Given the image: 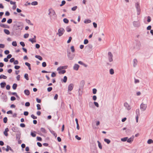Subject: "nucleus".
<instances>
[{
    "instance_id": "412c9836",
    "label": "nucleus",
    "mask_w": 153,
    "mask_h": 153,
    "mask_svg": "<svg viewBox=\"0 0 153 153\" xmlns=\"http://www.w3.org/2000/svg\"><path fill=\"white\" fill-rule=\"evenodd\" d=\"M50 131L51 133L55 137H57V134L55 133L54 131L52 130H50Z\"/></svg>"
},
{
    "instance_id": "f257e3e1",
    "label": "nucleus",
    "mask_w": 153,
    "mask_h": 153,
    "mask_svg": "<svg viewBox=\"0 0 153 153\" xmlns=\"http://www.w3.org/2000/svg\"><path fill=\"white\" fill-rule=\"evenodd\" d=\"M141 47V43L140 41L137 39L134 43L133 48L137 51L140 50Z\"/></svg>"
},
{
    "instance_id": "a211bd4d",
    "label": "nucleus",
    "mask_w": 153,
    "mask_h": 153,
    "mask_svg": "<svg viewBox=\"0 0 153 153\" xmlns=\"http://www.w3.org/2000/svg\"><path fill=\"white\" fill-rule=\"evenodd\" d=\"M137 60L136 59H134L133 60V65L134 67H135L137 65Z\"/></svg>"
},
{
    "instance_id": "9b49d317",
    "label": "nucleus",
    "mask_w": 153,
    "mask_h": 153,
    "mask_svg": "<svg viewBox=\"0 0 153 153\" xmlns=\"http://www.w3.org/2000/svg\"><path fill=\"white\" fill-rule=\"evenodd\" d=\"M124 106L126 107V108L128 110H129L131 109V108L129 105L126 102H125L124 103Z\"/></svg>"
},
{
    "instance_id": "6ab92c4d",
    "label": "nucleus",
    "mask_w": 153,
    "mask_h": 153,
    "mask_svg": "<svg viewBox=\"0 0 153 153\" xmlns=\"http://www.w3.org/2000/svg\"><path fill=\"white\" fill-rule=\"evenodd\" d=\"M1 98L3 101L4 102H6L7 101V96L6 95L3 96Z\"/></svg>"
},
{
    "instance_id": "c756f323",
    "label": "nucleus",
    "mask_w": 153,
    "mask_h": 153,
    "mask_svg": "<svg viewBox=\"0 0 153 153\" xmlns=\"http://www.w3.org/2000/svg\"><path fill=\"white\" fill-rule=\"evenodd\" d=\"M4 33L7 35H9L10 33L9 31L7 29H4Z\"/></svg>"
},
{
    "instance_id": "338daca9",
    "label": "nucleus",
    "mask_w": 153,
    "mask_h": 153,
    "mask_svg": "<svg viewBox=\"0 0 153 153\" xmlns=\"http://www.w3.org/2000/svg\"><path fill=\"white\" fill-rule=\"evenodd\" d=\"M16 98L14 96H12L10 98V100L12 101H14L16 100Z\"/></svg>"
},
{
    "instance_id": "e433bc0d",
    "label": "nucleus",
    "mask_w": 153,
    "mask_h": 153,
    "mask_svg": "<svg viewBox=\"0 0 153 153\" xmlns=\"http://www.w3.org/2000/svg\"><path fill=\"white\" fill-rule=\"evenodd\" d=\"M31 4L33 5H36L38 4V2L36 1H33L32 2Z\"/></svg>"
},
{
    "instance_id": "ddd939ff",
    "label": "nucleus",
    "mask_w": 153,
    "mask_h": 153,
    "mask_svg": "<svg viewBox=\"0 0 153 153\" xmlns=\"http://www.w3.org/2000/svg\"><path fill=\"white\" fill-rule=\"evenodd\" d=\"M134 138V137L133 136L132 137H131L128 139V138L127 140V142L130 143H131L133 140Z\"/></svg>"
},
{
    "instance_id": "774afa93",
    "label": "nucleus",
    "mask_w": 153,
    "mask_h": 153,
    "mask_svg": "<svg viewBox=\"0 0 153 153\" xmlns=\"http://www.w3.org/2000/svg\"><path fill=\"white\" fill-rule=\"evenodd\" d=\"M10 15V13L8 11H7L5 13V16H8Z\"/></svg>"
},
{
    "instance_id": "a878e982",
    "label": "nucleus",
    "mask_w": 153,
    "mask_h": 153,
    "mask_svg": "<svg viewBox=\"0 0 153 153\" xmlns=\"http://www.w3.org/2000/svg\"><path fill=\"white\" fill-rule=\"evenodd\" d=\"M91 22V20L89 19H85L84 21V23L85 24H88Z\"/></svg>"
},
{
    "instance_id": "a19ab883",
    "label": "nucleus",
    "mask_w": 153,
    "mask_h": 153,
    "mask_svg": "<svg viewBox=\"0 0 153 153\" xmlns=\"http://www.w3.org/2000/svg\"><path fill=\"white\" fill-rule=\"evenodd\" d=\"M67 80V77L66 76H65L63 78V82L65 83L66 82Z\"/></svg>"
},
{
    "instance_id": "8fccbe9b",
    "label": "nucleus",
    "mask_w": 153,
    "mask_h": 153,
    "mask_svg": "<svg viewBox=\"0 0 153 153\" xmlns=\"http://www.w3.org/2000/svg\"><path fill=\"white\" fill-rule=\"evenodd\" d=\"M97 90L96 88H93L92 90V92L94 94H95L96 93Z\"/></svg>"
},
{
    "instance_id": "69168bd1",
    "label": "nucleus",
    "mask_w": 153,
    "mask_h": 153,
    "mask_svg": "<svg viewBox=\"0 0 153 153\" xmlns=\"http://www.w3.org/2000/svg\"><path fill=\"white\" fill-rule=\"evenodd\" d=\"M75 138L78 140H81V138L79 137L78 135H76L75 136Z\"/></svg>"
},
{
    "instance_id": "5701e85b",
    "label": "nucleus",
    "mask_w": 153,
    "mask_h": 153,
    "mask_svg": "<svg viewBox=\"0 0 153 153\" xmlns=\"http://www.w3.org/2000/svg\"><path fill=\"white\" fill-rule=\"evenodd\" d=\"M135 113L136 114V116H139L140 115V111L139 109H137L136 110Z\"/></svg>"
},
{
    "instance_id": "864d4df0",
    "label": "nucleus",
    "mask_w": 153,
    "mask_h": 153,
    "mask_svg": "<svg viewBox=\"0 0 153 153\" xmlns=\"http://www.w3.org/2000/svg\"><path fill=\"white\" fill-rule=\"evenodd\" d=\"M30 104L29 102H27L25 103V105L26 107H29L30 106Z\"/></svg>"
},
{
    "instance_id": "7c9ffc66",
    "label": "nucleus",
    "mask_w": 153,
    "mask_h": 153,
    "mask_svg": "<svg viewBox=\"0 0 153 153\" xmlns=\"http://www.w3.org/2000/svg\"><path fill=\"white\" fill-rule=\"evenodd\" d=\"M17 85L16 83H14L13 84V86H12V88L13 89L15 90L16 89L17 87Z\"/></svg>"
},
{
    "instance_id": "bb28decb",
    "label": "nucleus",
    "mask_w": 153,
    "mask_h": 153,
    "mask_svg": "<svg viewBox=\"0 0 153 153\" xmlns=\"http://www.w3.org/2000/svg\"><path fill=\"white\" fill-rule=\"evenodd\" d=\"M104 141L106 143L108 144H109L111 142V141L110 140L106 138H105L104 139Z\"/></svg>"
},
{
    "instance_id": "e2e57ef3",
    "label": "nucleus",
    "mask_w": 153,
    "mask_h": 153,
    "mask_svg": "<svg viewBox=\"0 0 153 153\" xmlns=\"http://www.w3.org/2000/svg\"><path fill=\"white\" fill-rule=\"evenodd\" d=\"M71 49L72 52L73 53L74 52L75 49L74 46H71Z\"/></svg>"
},
{
    "instance_id": "f03ea898",
    "label": "nucleus",
    "mask_w": 153,
    "mask_h": 153,
    "mask_svg": "<svg viewBox=\"0 0 153 153\" xmlns=\"http://www.w3.org/2000/svg\"><path fill=\"white\" fill-rule=\"evenodd\" d=\"M85 84V81L84 80H82L80 82V86L78 89L79 95L81 96L82 94V91H81V89H82L83 88Z\"/></svg>"
},
{
    "instance_id": "72a5a7b5",
    "label": "nucleus",
    "mask_w": 153,
    "mask_h": 153,
    "mask_svg": "<svg viewBox=\"0 0 153 153\" xmlns=\"http://www.w3.org/2000/svg\"><path fill=\"white\" fill-rule=\"evenodd\" d=\"M7 78V77L3 74H1L0 75V79H1L2 78H3L4 79H6Z\"/></svg>"
},
{
    "instance_id": "680f3d73",
    "label": "nucleus",
    "mask_w": 153,
    "mask_h": 153,
    "mask_svg": "<svg viewBox=\"0 0 153 153\" xmlns=\"http://www.w3.org/2000/svg\"><path fill=\"white\" fill-rule=\"evenodd\" d=\"M42 66L43 67H45L47 65L46 63V62H43L42 63Z\"/></svg>"
},
{
    "instance_id": "6e6d98bb",
    "label": "nucleus",
    "mask_w": 153,
    "mask_h": 153,
    "mask_svg": "<svg viewBox=\"0 0 153 153\" xmlns=\"http://www.w3.org/2000/svg\"><path fill=\"white\" fill-rule=\"evenodd\" d=\"M72 38L71 37V36L69 37V39L67 42V43H70L72 40Z\"/></svg>"
},
{
    "instance_id": "a18cd8bd",
    "label": "nucleus",
    "mask_w": 153,
    "mask_h": 153,
    "mask_svg": "<svg viewBox=\"0 0 153 153\" xmlns=\"http://www.w3.org/2000/svg\"><path fill=\"white\" fill-rule=\"evenodd\" d=\"M35 131H34V132H31L30 133V135H31V136L32 137H36V134L35 133Z\"/></svg>"
},
{
    "instance_id": "473e14b6",
    "label": "nucleus",
    "mask_w": 153,
    "mask_h": 153,
    "mask_svg": "<svg viewBox=\"0 0 153 153\" xmlns=\"http://www.w3.org/2000/svg\"><path fill=\"white\" fill-rule=\"evenodd\" d=\"M97 142L98 143V147L100 149H102V146L100 142L99 141H97Z\"/></svg>"
},
{
    "instance_id": "de8ad7c7",
    "label": "nucleus",
    "mask_w": 153,
    "mask_h": 153,
    "mask_svg": "<svg viewBox=\"0 0 153 153\" xmlns=\"http://www.w3.org/2000/svg\"><path fill=\"white\" fill-rule=\"evenodd\" d=\"M41 131L43 133H46V130L44 128H41Z\"/></svg>"
},
{
    "instance_id": "bf43d9fd",
    "label": "nucleus",
    "mask_w": 153,
    "mask_h": 153,
    "mask_svg": "<svg viewBox=\"0 0 153 153\" xmlns=\"http://www.w3.org/2000/svg\"><path fill=\"white\" fill-rule=\"evenodd\" d=\"M147 21L148 22H150L151 21V17L150 16H148L147 17Z\"/></svg>"
},
{
    "instance_id": "7ed1b4c3",
    "label": "nucleus",
    "mask_w": 153,
    "mask_h": 153,
    "mask_svg": "<svg viewBox=\"0 0 153 153\" xmlns=\"http://www.w3.org/2000/svg\"><path fill=\"white\" fill-rule=\"evenodd\" d=\"M135 7L137 9V15H139L140 13L141 9L140 4L138 2H137L135 4Z\"/></svg>"
},
{
    "instance_id": "423d86ee",
    "label": "nucleus",
    "mask_w": 153,
    "mask_h": 153,
    "mask_svg": "<svg viewBox=\"0 0 153 153\" xmlns=\"http://www.w3.org/2000/svg\"><path fill=\"white\" fill-rule=\"evenodd\" d=\"M108 59L110 62L113 61V55L111 52H109L108 53Z\"/></svg>"
},
{
    "instance_id": "c03bdc74",
    "label": "nucleus",
    "mask_w": 153,
    "mask_h": 153,
    "mask_svg": "<svg viewBox=\"0 0 153 153\" xmlns=\"http://www.w3.org/2000/svg\"><path fill=\"white\" fill-rule=\"evenodd\" d=\"M12 45L13 46L16 47L17 45V44L16 41H13L12 42Z\"/></svg>"
},
{
    "instance_id": "4be33fe9",
    "label": "nucleus",
    "mask_w": 153,
    "mask_h": 153,
    "mask_svg": "<svg viewBox=\"0 0 153 153\" xmlns=\"http://www.w3.org/2000/svg\"><path fill=\"white\" fill-rule=\"evenodd\" d=\"M87 48L88 50L91 49L93 48V46L91 44H89L86 47Z\"/></svg>"
},
{
    "instance_id": "cd10ccee",
    "label": "nucleus",
    "mask_w": 153,
    "mask_h": 153,
    "mask_svg": "<svg viewBox=\"0 0 153 153\" xmlns=\"http://www.w3.org/2000/svg\"><path fill=\"white\" fill-rule=\"evenodd\" d=\"M35 57L36 58H37L40 60H42V57L39 55H36Z\"/></svg>"
},
{
    "instance_id": "13d9d810",
    "label": "nucleus",
    "mask_w": 153,
    "mask_h": 153,
    "mask_svg": "<svg viewBox=\"0 0 153 153\" xmlns=\"http://www.w3.org/2000/svg\"><path fill=\"white\" fill-rule=\"evenodd\" d=\"M36 139L37 140L39 141H41L42 140V138L39 137H37Z\"/></svg>"
},
{
    "instance_id": "58836bf2",
    "label": "nucleus",
    "mask_w": 153,
    "mask_h": 153,
    "mask_svg": "<svg viewBox=\"0 0 153 153\" xmlns=\"http://www.w3.org/2000/svg\"><path fill=\"white\" fill-rule=\"evenodd\" d=\"M128 137H125L124 138H122L121 139V141L123 142H125L127 140V139H128Z\"/></svg>"
},
{
    "instance_id": "6e6552de",
    "label": "nucleus",
    "mask_w": 153,
    "mask_h": 153,
    "mask_svg": "<svg viewBox=\"0 0 153 153\" xmlns=\"http://www.w3.org/2000/svg\"><path fill=\"white\" fill-rule=\"evenodd\" d=\"M133 24L134 26L135 27H138L140 26V23L138 21H134Z\"/></svg>"
},
{
    "instance_id": "4d7b16f0",
    "label": "nucleus",
    "mask_w": 153,
    "mask_h": 153,
    "mask_svg": "<svg viewBox=\"0 0 153 153\" xmlns=\"http://www.w3.org/2000/svg\"><path fill=\"white\" fill-rule=\"evenodd\" d=\"M77 7L76 6H74L71 8V10L73 11H75L77 9Z\"/></svg>"
},
{
    "instance_id": "39448f33",
    "label": "nucleus",
    "mask_w": 153,
    "mask_h": 153,
    "mask_svg": "<svg viewBox=\"0 0 153 153\" xmlns=\"http://www.w3.org/2000/svg\"><path fill=\"white\" fill-rule=\"evenodd\" d=\"M22 27H21L20 26H17V27L16 29V30L18 31V33H16V32H14L16 35L17 36H19L21 34V31L22 29Z\"/></svg>"
},
{
    "instance_id": "f704fd0d",
    "label": "nucleus",
    "mask_w": 153,
    "mask_h": 153,
    "mask_svg": "<svg viewBox=\"0 0 153 153\" xmlns=\"http://www.w3.org/2000/svg\"><path fill=\"white\" fill-rule=\"evenodd\" d=\"M63 22L66 24H67L69 22L68 20V19H67V18L64 19L63 20Z\"/></svg>"
},
{
    "instance_id": "9d476101",
    "label": "nucleus",
    "mask_w": 153,
    "mask_h": 153,
    "mask_svg": "<svg viewBox=\"0 0 153 153\" xmlns=\"http://www.w3.org/2000/svg\"><path fill=\"white\" fill-rule=\"evenodd\" d=\"M21 133L20 131H18V132L16 134V140L20 139L21 138Z\"/></svg>"
},
{
    "instance_id": "0eeeda50",
    "label": "nucleus",
    "mask_w": 153,
    "mask_h": 153,
    "mask_svg": "<svg viewBox=\"0 0 153 153\" xmlns=\"http://www.w3.org/2000/svg\"><path fill=\"white\" fill-rule=\"evenodd\" d=\"M147 105L144 104L143 103H142L140 105V109L142 111H145L147 108Z\"/></svg>"
},
{
    "instance_id": "b1692460",
    "label": "nucleus",
    "mask_w": 153,
    "mask_h": 153,
    "mask_svg": "<svg viewBox=\"0 0 153 153\" xmlns=\"http://www.w3.org/2000/svg\"><path fill=\"white\" fill-rule=\"evenodd\" d=\"M6 83L5 82H3L0 83L1 87V88H4L5 87Z\"/></svg>"
},
{
    "instance_id": "20e7f679",
    "label": "nucleus",
    "mask_w": 153,
    "mask_h": 153,
    "mask_svg": "<svg viewBox=\"0 0 153 153\" xmlns=\"http://www.w3.org/2000/svg\"><path fill=\"white\" fill-rule=\"evenodd\" d=\"M65 31V30L62 27L60 28L58 30V33L57 34H58L59 36H61L62 35Z\"/></svg>"
},
{
    "instance_id": "dca6fc26",
    "label": "nucleus",
    "mask_w": 153,
    "mask_h": 153,
    "mask_svg": "<svg viewBox=\"0 0 153 153\" xmlns=\"http://www.w3.org/2000/svg\"><path fill=\"white\" fill-rule=\"evenodd\" d=\"M67 56L70 60H72L73 59L74 56V55L71 54L70 55H68Z\"/></svg>"
},
{
    "instance_id": "ea45409f",
    "label": "nucleus",
    "mask_w": 153,
    "mask_h": 153,
    "mask_svg": "<svg viewBox=\"0 0 153 153\" xmlns=\"http://www.w3.org/2000/svg\"><path fill=\"white\" fill-rule=\"evenodd\" d=\"M66 72V71L65 70H63L60 71L59 72V74H64Z\"/></svg>"
},
{
    "instance_id": "2f4dec72",
    "label": "nucleus",
    "mask_w": 153,
    "mask_h": 153,
    "mask_svg": "<svg viewBox=\"0 0 153 153\" xmlns=\"http://www.w3.org/2000/svg\"><path fill=\"white\" fill-rule=\"evenodd\" d=\"M26 21L27 23H28L29 24H30L31 25H33V24L31 22L30 20L26 19Z\"/></svg>"
},
{
    "instance_id": "aec40b11",
    "label": "nucleus",
    "mask_w": 153,
    "mask_h": 153,
    "mask_svg": "<svg viewBox=\"0 0 153 153\" xmlns=\"http://www.w3.org/2000/svg\"><path fill=\"white\" fill-rule=\"evenodd\" d=\"M89 106L90 108H93L94 107V103L92 102H90L89 103Z\"/></svg>"
},
{
    "instance_id": "c85d7f7f",
    "label": "nucleus",
    "mask_w": 153,
    "mask_h": 153,
    "mask_svg": "<svg viewBox=\"0 0 153 153\" xmlns=\"http://www.w3.org/2000/svg\"><path fill=\"white\" fill-rule=\"evenodd\" d=\"M24 78L27 80L29 79L28 75L27 74H25L24 75Z\"/></svg>"
},
{
    "instance_id": "37998d69",
    "label": "nucleus",
    "mask_w": 153,
    "mask_h": 153,
    "mask_svg": "<svg viewBox=\"0 0 153 153\" xmlns=\"http://www.w3.org/2000/svg\"><path fill=\"white\" fill-rule=\"evenodd\" d=\"M66 2L65 0H63L61 2V4H60V6L61 7L65 4Z\"/></svg>"
},
{
    "instance_id": "5fc2aeb1",
    "label": "nucleus",
    "mask_w": 153,
    "mask_h": 153,
    "mask_svg": "<svg viewBox=\"0 0 153 153\" xmlns=\"http://www.w3.org/2000/svg\"><path fill=\"white\" fill-rule=\"evenodd\" d=\"M20 45L22 47H24L25 46V44L24 42H20Z\"/></svg>"
},
{
    "instance_id": "3c124183",
    "label": "nucleus",
    "mask_w": 153,
    "mask_h": 153,
    "mask_svg": "<svg viewBox=\"0 0 153 153\" xmlns=\"http://www.w3.org/2000/svg\"><path fill=\"white\" fill-rule=\"evenodd\" d=\"M52 87H48L47 88V91L48 92L51 91L52 90Z\"/></svg>"
},
{
    "instance_id": "393cba45",
    "label": "nucleus",
    "mask_w": 153,
    "mask_h": 153,
    "mask_svg": "<svg viewBox=\"0 0 153 153\" xmlns=\"http://www.w3.org/2000/svg\"><path fill=\"white\" fill-rule=\"evenodd\" d=\"M66 30L67 32H69L71 31V29L70 26H68L66 28Z\"/></svg>"
},
{
    "instance_id": "0e129e2a",
    "label": "nucleus",
    "mask_w": 153,
    "mask_h": 153,
    "mask_svg": "<svg viewBox=\"0 0 153 153\" xmlns=\"http://www.w3.org/2000/svg\"><path fill=\"white\" fill-rule=\"evenodd\" d=\"M20 68V66L18 65H15L14 66V68L15 69L18 70Z\"/></svg>"
},
{
    "instance_id": "2eb2a0df",
    "label": "nucleus",
    "mask_w": 153,
    "mask_h": 153,
    "mask_svg": "<svg viewBox=\"0 0 153 153\" xmlns=\"http://www.w3.org/2000/svg\"><path fill=\"white\" fill-rule=\"evenodd\" d=\"M18 128L16 127H13L12 128L11 130L12 131L14 132H17V133L19 131H18Z\"/></svg>"
},
{
    "instance_id": "603ef678",
    "label": "nucleus",
    "mask_w": 153,
    "mask_h": 153,
    "mask_svg": "<svg viewBox=\"0 0 153 153\" xmlns=\"http://www.w3.org/2000/svg\"><path fill=\"white\" fill-rule=\"evenodd\" d=\"M12 22V20L11 19H9L7 21V23L8 24H11Z\"/></svg>"
},
{
    "instance_id": "09e8293b",
    "label": "nucleus",
    "mask_w": 153,
    "mask_h": 153,
    "mask_svg": "<svg viewBox=\"0 0 153 153\" xmlns=\"http://www.w3.org/2000/svg\"><path fill=\"white\" fill-rule=\"evenodd\" d=\"M36 106L37 107V109L38 110H39L41 109V105L39 104H37L36 105Z\"/></svg>"
},
{
    "instance_id": "f8f14e48",
    "label": "nucleus",
    "mask_w": 153,
    "mask_h": 153,
    "mask_svg": "<svg viewBox=\"0 0 153 153\" xmlns=\"http://www.w3.org/2000/svg\"><path fill=\"white\" fill-rule=\"evenodd\" d=\"M79 67V65L77 64H75L73 67V69L75 71H77Z\"/></svg>"
},
{
    "instance_id": "79ce46f5",
    "label": "nucleus",
    "mask_w": 153,
    "mask_h": 153,
    "mask_svg": "<svg viewBox=\"0 0 153 153\" xmlns=\"http://www.w3.org/2000/svg\"><path fill=\"white\" fill-rule=\"evenodd\" d=\"M114 70L113 69L111 68L110 70V74L112 75L114 74Z\"/></svg>"
},
{
    "instance_id": "1a4fd4ad",
    "label": "nucleus",
    "mask_w": 153,
    "mask_h": 153,
    "mask_svg": "<svg viewBox=\"0 0 153 153\" xmlns=\"http://www.w3.org/2000/svg\"><path fill=\"white\" fill-rule=\"evenodd\" d=\"M74 87V85L73 83L70 84L68 86V91H71L73 90Z\"/></svg>"
},
{
    "instance_id": "4c0bfd02",
    "label": "nucleus",
    "mask_w": 153,
    "mask_h": 153,
    "mask_svg": "<svg viewBox=\"0 0 153 153\" xmlns=\"http://www.w3.org/2000/svg\"><path fill=\"white\" fill-rule=\"evenodd\" d=\"M147 143L149 144H150L153 143V140L151 139H149L147 141Z\"/></svg>"
},
{
    "instance_id": "f3484780",
    "label": "nucleus",
    "mask_w": 153,
    "mask_h": 153,
    "mask_svg": "<svg viewBox=\"0 0 153 153\" xmlns=\"http://www.w3.org/2000/svg\"><path fill=\"white\" fill-rule=\"evenodd\" d=\"M24 93L27 96L29 95L30 94L29 91L27 89H26L24 90Z\"/></svg>"
},
{
    "instance_id": "052dcab7",
    "label": "nucleus",
    "mask_w": 153,
    "mask_h": 153,
    "mask_svg": "<svg viewBox=\"0 0 153 153\" xmlns=\"http://www.w3.org/2000/svg\"><path fill=\"white\" fill-rule=\"evenodd\" d=\"M88 42V41L87 39H85L84 41V44H87Z\"/></svg>"
},
{
    "instance_id": "c9c22d12",
    "label": "nucleus",
    "mask_w": 153,
    "mask_h": 153,
    "mask_svg": "<svg viewBox=\"0 0 153 153\" xmlns=\"http://www.w3.org/2000/svg\"><path fill=\"white\" fill-rule=\"evenodd\" d=\"M29 41L31 42L32 43L36 42V40H34L33 39H29Z\"/></svg>"
},
{
    "instance_id": "4468645a",
    "label": "nucleus",
    "mask_w": 153,
    "mask_h": 153,
    "mask_svg": "<svg viewBox=\"0 0 153 153\" xmlns=\"http://www.w3.org/2000/svg\"><path fill=\"white\" fill-rule=\"evenodd\" d=\"M0 26L3 28H9V27L8 25L2 23L0 24Z\"/></svg>"
},
{
    "instance_id": "49530a36",
    "label": "nucleus",
    "mask_w": 153,
    "mask_h": 153,
    "mask_svg": "<svg viewBox=\"0 0 153 153\" xmlns=\"http://www.w3.org/2000/svg\"><path fill=\"white\" fill-rule=\"evenodd\" d=\"M7 121V118L6 117H4L3 119V122L4 123H6Z\"/></svg>"
}]
</instances>
